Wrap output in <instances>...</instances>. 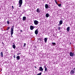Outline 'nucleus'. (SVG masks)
Listing matches in <instances>:
<instances>
[{"label":"nucleus","mask_w":75,"mask_h":75,"mask_svg":"<svg viewBox=\"0 0 75 75\" xmlns=\"http://www.w3.org/2000/svg\"><path fill=\"white\" fill-rule=\"evenodd\" d=\"M34 23L35 25H37L39 23V22L37 20L34 21Z\"/></svg>","instance_id":"20e7f679"},{"label":"nucleus","mask_w":75,"mask_h":75,"mask_svg":"<svg viewBox=\"0 0 75 75\" xmlns=\"http://www.w3.org/2000/svg\"><path fill=\"white\" fill-rule=\"evenodd\" d=\"M20 56H18L16 57V60H20Z\"/></svg>","instance_id":"9b49d317"},{"label":"nucleus","mask_w":75,"mask_h":75,"mask_svg":"<svg viewBox=\"0 0 75 75\" xmlns=\"http://www.w3.org/2000/svg\"><path fill=\"white\" fill-rule=\"evenodd\" d=\"M12 7L13 9V8H14V6H12Z\"/></svg>","instance_id":"c756f323"},{"label":"nucleus","mask_w":75,"mask_h":75,"mask_svg":"<svg viewBox=\"0 0 75 75\" xmlns=\"http://www.w3.org/2000/svg\"><path fill=\"white\" fill-rule=\"evenodd\" d=\"M7 29L6 30H9V29H10V27H8L7 28Z\"/></svg>","instance_id":"393cba45"},{"label":"nucleus","mask_w":75,"mask_h":75,"mask_svg":"<svg viewBox=\"0 0 75 75\" xmlns=\"http://www.w3.org/2000/svg\"><path fill=\"white\" fill-rule=\"evenodd\" d=\"M21 53H18L17 54V55H19Z\"/></svg>","instance_id":"c85d7f7f"},{"label":"nucleus","mask_w":75,"mask_h":75,"mask_svg":"<svg viewBox=\"0 0 75 75\" xmlns=\"http://www.w3.org/2000/svg\"><path fill=\"white\" fill-rule=\"evenodd\" d=\"M26 46V43H24V44L23 45V47H25Z\"/></svg>","instance_id":"412c9836"},{"label":"nucleus","mask_w":75,"mask_h":75,"mask_svg":"<svg viewBox=\"0 0 75 75\" xmlns=\"http://www.w3.org/2000/svg\"><path fill=\"white\" fill-rule=\"evenodd\" d=\"M69 30H70V27H68L67 29V32H69Z\"/></svg>","instance_id":"ddd939ff"},{"label":"nucleus","mask_w":75,"mask_h":75,"mask_svg":"<svg viewBox=\"0 0 75 75\" xmlns=\"http://www.w3.org/2000/svg\"><path fill=\"white\" fill-rule=\"evenodd\" d=\"M52 45H53V46H55V45H56V43L55 42H52Z\"/></svg>","instance_id":"dca6fc26"},{"label":"nucleus","mask_w":75,"mask_h":75,"mask_svg":"<svg viewBox=\"0 0 75 75\" xmlns=\"http://www.w3.org/2000/svg\"><path fill=\"white\" fill-rule=\"evenodd\" d=\"M41 74H42V73L41 72V73H40L39 74H38L37 75H41Z\"/></svg>","instance_id":"a878e982"},{"label":"nucleus","mask_w":75,"mask_h":75,"mask_svg":"<svg viewBox=\"0 0 75 75\" xmlns=\"http://www.w3.org/2000/svg\"><path fill=\"white\" fill-rule=\"evenodd\" d=\"M42 1H44L45 0H42Z\"/></svg>","instance_id":"f704fd0d"},{"label":"nucleus","mask_w":75,"mask_h":75,"mask_svg":"<svg viewBox=\"0 0 75 75\" xmlns=\"http://www.w3.org/2000/svg\"><path fill=\"white\" fill-rule=\"evenodd\" d=\"M41 11V10L39 9V8H38L36 10V12L37 13H39L40 12V11Z\"/></svg>","instance_id":"6e6552de"},{"label":"nucleus","mask_w":75,"mask_h":75,"mask_svg":"<svg viewBox=\"0 0 75 75\" xmlns=\"http://www.w3.org/2000/svg\"><path fill=\"white\" fill-rule=\"evenodd\" d=\"M26 20V17L25 16H23V20L24 21Z\"/></svg>","instance_id":"f8f14e48"},{"label":"nucleus","mask_w":75,"mask_h":75,"mask_svg":"<svg viewBox=\"0 0 75 75\" xmlns=\"http://www.w3.org/2000/svg\"><path fill=\"white\" fill-rule=\"evenodd\" d=\"M58 29L59 30H61V27H59L58 28Z\"/></svg>","instance_id":"cd10ccee"},{"label":"nucleus","mask_w":75,"mask_h":75,"mask_svg":"<svg viewBox=\"0 0 75 75\" xmlns=\"http://www.w3.org/2000/svg\"><path fill=\"white\" fill-rule=\"evenodd\" d=\"M45 67H46V66H45V65L44 66V68H45Z\"/></svg>","instance_id":"7c9ffc66"},{"label":"nucleus","mask_w":75,"mask_h":75,"mask_svg":"<svg viewBox=\"0 0 75 75\" xmlns=\"http://www.w3.org/2000/svg\"><path fill=\"white\" fill-rule=\"evenodd\" d=\"M59 24H60V25H61V24H62L63 22L62 21H60L59 22Z\"/></svg>","instance_id":"f3484780"},{"label":"nucleus","mask_w":75,"mask_h":75,"mask_svg":"<svg viewBox=\"0 0 75 75\" xmlns=\"http://www.w3.org/2000/svg\"><path fill=\"white\" fill-rule=\"evenodd\" d=\"M21 32H23V30H21Z\"/></svg>","instance_id":"2f4dec72"},{"label":"nucleus","mask_w":75,"mask_h":75,"mask_svg":"<svg viewBox=\"0 0 75 75\" xmlns=\"http://www.w3.org/2000/svg\"><path fill=\"white\" fill-rule=\"evenodd\" d=\"M60 25V24H59L58 25H59H59Z\"/></svg>","instance_id":"72a5a7b5"},{"label":"nucleus","mask_w":75,"mask_h":75,"mask_svg":"<svg viewBox=\"0 0 75 75\" xmlns=\"http://www.w3.org/2000/svg\"><path fill=\"white\" fill-rule=\"evenodd\" d=\"M58 6H59V7H61V4H58Z\"/></svg>","instance_id":"b1692460"},{"label":"nucleus","mask_w":75,"mask_h":75,"mask_svg":"<svg viewBox=\"0 0 75 75\" xmlns=\"http://www.w3.org/2000/svg\"><path fill=\"white\" fill-rule=\"evenodd\" d=\"M0 54L1 57H3V52H1Z\"/></svg>","instance_id":"a211bd4d"},{"label":"nucleus","mask_w":75,"mask_h":75,"mask_svg":"<svg viewBox=\"0 0 75 75\" xmlns=\"http://www.w3.org/2000/svg\"><path fill=\"white\" fill-rule=\"evenodd\" d=\"M34 28H35V27H34L33 26L31 25L30 26V29L31 30H33Z\"/></svg>","instance_id":"1a4fd4ad"},{"label":"nucleus","mask_w":75,"mask_h":75,"mask_svg":"<svg viewBox=\"0 0 75 75\" xmlns=\"http://www.w3.org/2000/svg\"><path fill=\"white\" fill-rule=\"evenodd\" d=\"M23 4V0H19V7H21Z\"/></svg>","instance_id":"7ed1b4c3"},{"label":"nucleus","mask_w":75,"mask_h":75,"mask_svg":"<svg viewBox=\"0 0 75 75\" xmlns=\"http://www.w3.org/2000/svg\"><path fill=\"white\" fill-rule=\"evenodd\" d=\"M11 34L12 37H13V36H12V35L13 34V31H14V26H12V28H11Z\"/></svg>","instance_id":"f257e3e1"},{"label":"nucleus","mask_w":75,"mask_h":75,"mask_svg":"<svg viewBox=\"0 0 75 75\" xmlns=\"http://www.w3.org/2000/svg\"><path fill=\"white\" fill-rule=\"evenodd\" d=\"M54 1L57 4V5L58 4L57 3V1L56 0H54Z\"/></svg>","instance_id":"aec40b11"},{"label":"nucleus","mask_w":75,"mask_h":75,"mask_svg":"<svg viewBox=\"0 0 75 75\" xmlns=\"http://www.w3.org/2000/svg\"><path fill=\"white\" fill-rule=\"evenodd\" d=\"M45 8L47 9L48 8V5L47 4H45Z\"/></svg>","instance_id":"4468645a"},{"label":"nucleus","mask_w":75,"mask_h":75,"mask_svg":"<svg viewBox=\"0 0 75 75\" xmlns=\"http://www.w3.org/2000/svg\"><path fill=\"white\" fill-rule=\"evenodd\" d=\"M13 57L14 58H16V55L15 54L13 55Z\"/></svg>","instance_id":"bb28decb"},{"label":"nucleus","mask_w":75,"mask_h":75,"mask_svg":"<svg viewBox=\"0 0 75 75\" xmlns=\"http://www.w3.org/2000/svg\"><path fill=\"white\" fill-rule=\"evenodd\" d=\"M47 40H48V38H44L45 42V43H46L47 42Z\"/></svg>","instance_id":"9d476101"},{"label":"nucleus","mask_w":75,"mask_h":75,"mask_svg":"<svg viewBox=\"0 0 75 75\" xmlns=\"http://www.w3.org/2000/svg\"><path fill=\"white\" fill-rule=\"evenodd\" d=\"M13 48L14 49H15L16 48V45H15V44H14V45H13Z\"/></svg>","instance_id":"6ab92c4d"},{"label":"nucleus","mask_w":75,"mask_h":75,"mask_svg":"<svg viewBox=\"0 0 75 75\" xmlns=\"http://www.w3.org/2000/svg\"><path fill=\"white\" fill-rule=\"evenodd\" d=\"M39 71H42V72H43V69H42V67H39Z\"/></svg>","instance_id":"423d86ee"},{"label":"nucleus","mask_w":75,"mask_h":75,"mask_svg":"<svg viewBox=\"0 0 75 75\" xmlns=\"http://www.w3.org/2000/svg\"><path fill=\"white\" fill-rule=\"evenodd\" d=\"M74 55V53H72V52H70V56L71 57H73Z\"/></svg>","instance_id":"39448f33"},{"label":"nucleus","mask_w":75,"mask_h":75,"mask_svg":"<svg viewBox=\"0 0 75 75\" xmlns=\"http://www.w3.org/2000/svg\"><path fill=\"white\" fill-rule=\"evenodd\" d=\"M38 29H37L35 32V33L36 35H37V34H38Z\"/></svg>","instance_id":"0eeeda50"},{"label":"nucleus","mask_w":75,"mask_h":75,"mask_svg":"<svg viewBox=\"0 0 75 75\" xmlns=\"http://www.w3.org/2000/svg\"><path fill=\"white\" fill-rule=\"evenodd\" d=\"M7 23L8 24H10V22H9V21H7Z\"/></svg>","instance_id":"5701e85b"},{"label":"nucleus","mask_w":75,"mask_h":75,"mask_svg":"<svg viewBox=\"0 0 75 75\" xmlns=\"http://www.w3.org/2000/svg\"><path fill=\"white\" fill-rule=\"evenodd\" d=\"M75 73V68L73 69L72 70H71L70 72V74L71 75H74V74Z\"/></svg>","instance_id":"f03ea898"},{"label":"nucleus","mask_w":75,"mask_h":75,"mask_svg":"<svg viewBox=\"0 0 75 75\" xmlns=\"http://www.w3.org/2000/svg\"><path fill=\"white\" fill-rule=\"evenodd\" d=\"M47 67H45V72H47Z\"/></svg>","instance_id":"4be33fe9"},{"label":"nucleus","mask_w":75,"mask_h":75,"mask_svg":"<svg viewBox=\"0 0 75 75\" xmlns=\"http://www.w3.org/2000/svg\"><path fill=\"white\" fill-rule=\"evenodd\" d=\"M50 16V14L48 13H47L46 14V17H49Z\"/></svg>","instance_id":"2eb2a0df"},{"label":"nucleus","mask_w":75,"mask_h":75,"mask_svg":"<svg viewBox=\"0 0 75 75\" xmlns=\"http://www.w3.org/2000/svg\"><path fill=\"white\" fill-rule=\"evenodd\" d=\"M35 68H37V67H35Z\"/></svg>","instance_id":"473e14b6"}]
</instances>
